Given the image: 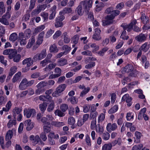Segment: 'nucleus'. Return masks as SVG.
<instances>
[{"label": "nucleus", "mask_w": 150, "mask_h": 150, "mask_svg": "<svg viewBox=\"0 0 150 150\" xmlns=\"http://www.w3.org/2000/svg\"><path fill=\"white\" fill-rule=\"evenodd\" d=\"M104 6V4L103 3L101 2L98 3L96 6V11L98 12L100 11Z\"/></svg>", "instance_id": "32"}, {"label": "nucleus", "mask_w": 150, "mask_h": 150, "mask_svg": "<svg viewBox=\"0 0 150 150\" xmlns=\"http://www.w3.org/2000/svg\"><path fill=\"white\" fill-rule=\"evenodd\" d=\"M33 59L32 60L31 57L27 58L24 59L23 61V65L26 64V66L25 68H23L22 71L25 72L28 71L29 69V67L33 64Z\"/></svg>", "instance_id": "3"}, {"label": "nucleus", "mask_w": 150, "mask_h": 150, "mask_svg": "<svg viewBox=\"0 0 150 150\" xmlns=\"http://www.w3.org/2000/svg\"><path fill=\"white\" fill-rule=\"evenodd\" d=\"M62 34V33L60 30L57 31L53 36V38L54 39H56L60 36Z\"/></svg>", "instance_id": "56"}, {"label": "nucleus", "mask_w": 150, "mask_h": 150, "mask_svg": "<svg viewBox=\"0 0 150 150\" xmlns=\"http://www.w3.org/2000/svg\"><path fill=\"white\" fill-rule=\"evenodd\" d=\"M46 86V83L45 82L41 81L37 86L38 89L35 91V93L37 94H40L44 91V87Z\"/></svg>", "instance_id": "11"}, {"label": "nucleus", "mask_w": 150, "mask_h": 150, "mask_svg": "<svg viewBox=\"0 0 150 150\" xmlns=\"http://www.w3.org/2000/svg\"><path fill=\"white\" fill-rule=\"evenodd\" d=\"M7 98L2 96L0 97V105L4 104L7 101Z\"/></svg>", "instance_id": "62"}, {"label": "nucleus", "mask_w": 150, "mask_h": 150, "mask_svg": "<svg viewBox=\"0 0 150 150\" xmlns=\"http://www.w3.org/2000/svg\"><path fill=\"white\" fill-rule=\"evenodd\" d=\"M149 47L147 46V43L145 42L139 48V50L146 52L149 49Z\"/></svg>", "instance_id": "34"}, {"label": "nucleus", "mask_w": 150, "mask_h": 150, "mask_svg": "<svg viewBox=\"0 0 150 150\" xmlns=\"http://www.w3.org/2000/svg\"><path fill=\"white\" fill-rule=\"evenodd\" d=\"M132 100V98L129 96L128 94H127L123 96L122 98L121 101L123 102L126 100V102L127 103V105L128 106H130L132 104L131 102Z\"/></svg>", "instance_id": "13"}, {"label": "nucleus", "mask_w": 150, "mask_h": 150, "mask_svg": "<svg viewBox=\"0 0 150 150\" xmlns=\"http://www.w3.org/2000/svg\"><path fill=\"white\" fill-rule=\"evenodd\" d=\"M40 15L44 19V22H46L48 21V13L43 12L41 13Z\"/></svg>", "instance_id": "38"}, {"label": "nucleus", "mask_w": 150, "mask_h": 150, "mask_svg": "<svg viewBox=\"0 0 150 150\" xmlns=\"http://www.w3.org/2000/svg\"><path fill=\"white\" fill-rule=\"evenodd\" d=\"M54 107V103L53 101H52L48 105L47 109V111L49 112H51L53 110Z\"/></svg>", "instance_id": "46"}, {"label": "nucleus", "mask_w": 150, "mask_h": 150, "mask_svg": "<svg viewBox=\"0 0 150 150\" xmlns=\"http://www.w3.org/2000/svg\"><path fill=\"white\" fill-rule=\"evenodd\" d=\"M131 80L130 78L128 76L127 77H124L121 81L123 85H124L126 84L127 82L130 81Z\"/></svg>", "instance_id": "48"}, {"label": "nucleus", "mask_w": 150, "mask_h": 150, "mask_svg": "<svg viewBox=\"0 0 150 150\" xmlns=\"http://www.w3.org/2000/svg\"><path fill=\"white\" fill-rule=\"evenodd\" d=\"M11 15L8 12H7L5 14L0 18V22L2 24L6 25L9 24L8 19L10 18Z\"/></svg>", "instance_id": "10"}, {"label": "nucleus", "mask_w": 150, "mask_h": 150, "mask_svg": "<svg viewBox=\"0 0 150 150\" xmlns=\"http://www.w3.org/2000/svg\"><path fill=\"white\" fill-rule=\"evenodd\" d=\"M68 123L70 125H73L75 123V120L74 118L73 117H70L68 118Z\"/></svg>", "instance_id": "64"}, {"label": "nucleus", "mask_w": 150, "mask_h": 150, "mask_svg": "<svg viewBox=\"0 0 150 150\" xmlns=\"http://www.w3.org/2000/svg\"><path fill=\"white\" fill-rule=\"evenodd\" d=\"M18 36L16 33H14L11 34L9 37V40L10 41L14 42L18 39Z\"/></svg>", "instance_id": "29"}, {"label": "nucleus", "mask_w": 150, "mask_h": 150, "mask_svg": "<svg viewBox=\"0 0 150 150\" xmlns=\"http://www.w3.org/2000/svg\"><path fill=\"white\" fill-rule=\"evenodd\" d=\"M60 16L56 18L54 25L56 28L61 27L63 25V23L62 22L64 19V17L62 15V13L61 12L59 13Z\"/></svg>", "instance_id": "5"}, {"label": "nucleus", "mask_w": 150, "mask_h": 150, "mask_svg": "<svg viewBox=\"0 0 150 150\" xmlns=\"http://www.w3.org/2000/svg\"><path fill=\"white\" fill-rule=\"evenodd\" d=\"M102 137L104 140H108L110 137V134L108 132H105L103 133Z\"/></svg>", "instance_id": "42"}, {"label": "nucleus", "mask_w": 150, "mask_h": 150, "mask_svg": "<svg viewBox=\"0 0 150 150\" xmlns=\"http://www.w3.org/2000/svg\"><path fill=\"white\" fill-rule=\"evenodd\" d=\"M90 88L89 87H88L87 88H84V90L81 93L80 96L83 97L89 91Z\"/></svg>", "instance_id": "52"}, {"label": "nucleus", "mask_w": 150, "mask_h": 150, "mask_svg": "<svg viewBox=\"0 0 150 150\" xmlns=\"http://www.w3.org/2000/svg\"><path fill=\"white\" fill-rule=\"evenodd\" d=\"M112 148L111 143L104 144L102 147V150H110Z\"/></svg>", "instance_id": "37"}, {"label": "nucleus", "mask_w": 150, "mask_h": 150, "mask_svg": "<svg viewBox=\"0 0 150 150\" xmlns=\"http://www.w3.org/2000/svg\"><path fill=\"white\" fill-rule=\"evenodd\" d=\"M50 52H58V50L56 44L54 43L50 46Z\"/></svg>", "instance_id": "23"}, {"label": "nucleus", "mask_w": 150, "mask_h": 150, "mask_svg": "<svg viewBox=\"0 0 150 150\" xmlns=\"http://www.w3.org/2000/svg\"><path fill=\"white\" fill-rule=\"evenodd\" d=\"M45 28V26L44 25H41L37 27L35 29V33L37 34L39 32L42 31Z\"/></svg>", "instance_id": "39"}, {"label": "nucleus", "mask_w": 150, "mask_h": 150, "mask_svg": "<svg viewBox=\"0 0 150 150\" xmlns=\"http://www.w3.org/2000/svg\"><path fill=\"white\" fill-rule=\"evenodd\" d=\"M17 68L16 66L11 67L10 69V71L7 79H10L11 77L17 71Z\"/></svg>", "instance_id": "18"}, {"label": "nucleus", "mask_w": 150, "mask_h": 150, "mask_svg": "<svg viewBox=\"0 0 150 150\" xmlns=\"http://www.w3.org/2000/svg\"><path fill=\"white\" fill-rule=\"evenodd\" d=\"M135 136L136 137V139H135L134 142L136 143H138L140 142V139L142 136L141 133L139 132L136 131L135 133Z\"/></svg>", "instance_id": "31"}, {"label": "nucleus", "mask_w": 150, "mask_h": 150, "mask_svg": "<svg viewBox=\"0 0 150 150\" xmlns=\"http://www.w3.org/2000/svg\"><path fill=\"white\" fill-rule=\"evenodd\" d=\"M63 49L64 50V53L65 54L68 53L71 50L70 47H69L67 45H64L63 46Z\"/></svg>", "instance_id": "41"}, {"label": "nucleus", "mask_w": 150, "mask_h": 150, "mask_svg": "<svg viewBox=\"0 0 150 150\" xmlns=\"http://www.w3.org/2000/svg\"><path fill=\"white\" fill-rule=\"evenodd\" d=\"M117 128V124L115 123L111 124V123H108L106 127V129L107 131L110 132L111 131H114Z\"/></svg>", "instance_id": "15"}, {"label": "nucleus", "mask_w": 150, "mask_h": 150, "mask_svg": "<svg viewBox=\"0 0 150 150\" xmlns=\"http://www.w3.org/2000/svg\"><path fill=\"white\" fill-rule=\"evenodd\" d=\"M131 72H132L130 73L128 76L129 77L130 76L136 77L138 73V71L135 70H133Z\"/></svg>", "instance_id": "57"}, {"label": "nucleus", "mask_w": 150, "mask_h": 150, "mask_svg": "<svg viewBox=\"0 0 150 150\" xmlns=\"http://www.w3.org/2000/svg\"><path fill=\"white\" fill-rule=\"evenodd\" d=\"M35 110L33 109L25 108L24 110V115L27 118H29L32 116L33 117L35 115Z\"/></svg>", "instance_id": "9"}, {"label": "nucleus", "mask_w": 150, "mask_h": 150, "mask_svg": "<svg viewBox=\"0 0 150 150\" xmlns=\"http://www.w3.org/2000/svg\"><path fill=\"white\" fill-rule=\"evenodd\" d=\"M72 10L71 8H65L63 10L62 12V13H72Z\"/></svg>", "instance_id": "58"}, {"label": "nucleus", "mask_w": 150, "mask_h": 150, "mask_svg": "<svg viewBox=\"0 0 150 150\" xmlns=\"http://www.w3.org/2000/svg\"><path fill=\"white\" fill-rule=\"evenodd\" d=\"M92 0L81 1L76 8V11H77L78 14L79 15H82L84 11L86 13H88L89 10V8L92 6Z\"/></svg>", "instance_id": "1"}, {"label": "nucleus", "mask_w": 150, "mask_h": 150, "mask_svg": "<svg viewBox=\"0 0 150 150\" xmlns=\"http://www.w3.org/2000/svg\"><path fill=\"white\" fill-rule=\"evenodd\" d=\"M62 37L63 38V41L65 44L68 43L70 41V38L67 35V33L65 32L62 34Z\"/></svg>", "instance_id": "19"}, {"label": "nucleus", "mask_w": 150, "mask_h": 150, "mask_svg": "<svg viewBox=\"0 0 150 150\" xmlns=\"http://www.w3.org/2000/svg\"><path fill=\"white\" fill-rule=\"evenodd\" d=\"M36 0H30V4L29 7V9L31 10L33 9L35 5Z\"/></svg>", "instance_id": "54"}, {"label": "nucleus", "mask_w": 150, "mask_h": 150, "mask_svg": "<svg viewBox=\"0 0 150 150\" xmlns=\"http://www.w3.org/2000/svg\"><path fill=\"white\" fill-rule=\"evenodd\" d=\"M54 72L57 73L55 74L59 77L61 75L62 70L59 68L57 67L54 69Z\"/></svg>", "instance_id": "51"}, {"label": "nucleus", "mask_w": 150, "mask_h": 150, "mask_svg": "<svg viewBox=\"0 0 150 150\" xmlns=\"http://www.w3.org/2000/svg\"><path fill=\"white\" fill-rule=\"evenodd\" d=\"M95 128H96V130L97 132L98 129L96 125V119L93 120L91 121V129H94Z\"/></svg>", "instance_id": "35"}, {"label": "nucleus", "mask_w": 150, "mask_h": 150, "mask_svg": "<svg viewBox=\"0 0 150 150\" xmlns=\"http://www.w3.org/2000/svg\"><path fill=\"white\" fill-rule=\"evenodd\" d=\"M67 64L66 59L64 58L60 59L57 62V65L59 66H63Z\"/></svg>", "instance_id": "26"}, {"label": "nucleus", "mask_w": 150, "mask_h": 150, "mask_svg": "<svg viewBox=\"0 0 150 150\" xmlns=\"http://www.w3.org/2000/svg\"><path fill=\"white\" fill-rule=\"evenodd\" d=\"M134 69L133 66L131 64H128L124 67L123 69L122 72H125L127 73L131 72Z\"/></svg>", "instance_id": "17"}, {"label": "nucleus", "mask_w": 150, "mask_h": 150, "mask_svg": "<svg viewBox=\"0 0 150 150\" xmlns=\"http://www.w3.org/2000/svg\"><path fill=\"white\" fill-rule=\"evenodd\" d=\"M147 35L146 34L141 33L135 38L136 40L139 42H142L146 40Z\"/></svg>", "instance_id": "16"}, {"label": "nucleus", "mask_w": 150, "mask_h": 150, "mask_svg": "<svg viewBox=\"0 0 150 150\" xmlns=\"http://www.w3.org/2000/svg\"><path fill=\"white\" fill-rule=\"evenodd\" d=\"M16 124V119L10 120L7 124V127L8 128L12 127L13 125H15Z\"/></svg>", "instance_id": "43"}, {"label": "nucleus", "mask_w": 150, "mask_h": 150, "mask_svg": "<svg viewBox=\"0 0 150 150\" xmlns=\"http://www.w3.org/2000/svg\"><path fill=\"white\" fill-rule=\"evenodd\" d=\"M54 113L56 115H57L60 117H63L65 115V114L61 111L59 110H57L55 111Z\"/></svg>", "instance_id": "50"}, {"label": "nucleus", "mask_w": 150, "mask_h": 150, "mask_svg": "<svg viewBox=\"0 0 150 150\" xmlns=\"http://www.w3.org/2000/svg\"><path fill=\"white\" fill-rule=\"evenodd\" d=\"M95 63L94 62H90L89 64L86 65L85 66V67L86 69H90L92 67L95 66Z\"/></svg>", "instance_id": "63"}, {"label": "nucleus", "mask_w": 150, "mask_h": 150, "mask_svg": "<svg viewBox=\"0 0 150 150\" xmlns=\"http://www.w3.org/2000/svg\"><path fill=\"white\" fill-rule=\"evenodd\" d=\"M66 87V86L64 84L60 85L57 88L56 91L52 93V96L56 97L58 96L60 94L65 90Z\"/></svg>", "instance_id": "8"}, {"label": "nucleus", "mask_w": 150, "mask_h": 150, "mask_svg": "<svg viewBox=\"0 0 150 150\" xmlns=\"http://www.w3.org/2000/svg\"><path fill=\"white\" fill-rule=\"evenodd\" d=\"M126 32L125 30H124L122 33L120 38L123 39L127 40L128 39L129 37L128 36H126Z\"/></svg>", "instance_id": "55"}, {"label": "nucleus", "mask_w": 150, "mask_h": 150, "mask_svg": "<svg viewBox=\"0 0 150 150\" xmlns=\"http://www.w3.org/2000/svg\"><path fill=\"white\" fill-rule=\"evenodd\" d=\"M118 106L117 105L114 106L111 108L109 110L108 112L110 114L116 112L118 109Z\"/></svg>", "instance_id": "40"}, {"label": "nucleus", "mask_w": 150, "mask_h": 150, "mask_svg": "<svg viewBox=\"0 0 150 150\" xmlns=\"http://www.w3.org/2000/svg\"><path fill=\"white\" fill-rule=\"evenodd\" d=\"M35 38L34 37H32L29 40V41L26 46V48L28 49L31 48L33 45L35 43Z\"/></svg>", "instance_id": "21"}, {"label": "nucleus", "mask_w": 150, "mask_h": 150, "mask_svg": "<svg viewBox=\"0 0 150 150\" xmlns=\"http://www.w3.org/2000/svg\"><path fill=\"white\" fill-rule=\"evenodd\" d=\"M21 109L18 108H15L13 110V115L14 119H16V115L20 114Z\"/></svg>", "instance_id": "28"}, {"label": "nucleus", "mask_w": 150, "mask_h": 150, "mask_svg": "<svg viewBox=\"0 0 150 150\" xmlns=\"http://www.w3.org/2000/svg\"><path fill=\"white\" fill-rule=\"evenodd\" d=\"M137 23L136 20L134 19L129 24H122L121 26L123 28L124 30H127V31L130 32L132 29L133 26L136 25Z\"/></svg>", "instance_id": "7"}, {"label": "nucleus", "mask_w": 150, "mask_h": 150, "mask_svg": "<svg viewBox=\"0 0 150 150\" xmlns=\"http://www.w3.org/2000/svg\"><path fill=\"white\" fill-rule=\"evenodd\" d=\"M43 132L45 133H48L50 132L51 130V127L47 126L45 125L43 127Z\"/></svg>", "instance_id": "53"}, {"label": "nucleus", "mask_w": 150, "mask_h": 150, "mask_svg": "<svg viewBox=\"0 0 150 150\" xmlns=\"http://www.w3.org/2000/svg\"><path fill=\"white\" fill-rule=\"evenodd\" d=\"M109 49L108 47H105L103 48L101 50L97 52L98 55L101 57H103L105 53Z\"/></svg>", "instance_id": "20"}, {"label": "nucleus", "mask_w": 150, "mask_h": 150, "mask_svg": "<svg viewBox=\"0 0 150 150\" xmlns=\"http://www.w3.org/2000/svg\"><path fill=\"white\" fill-rule=\"evenodd\" d=\"M21 75V72H18L16 74L12 79V82L14 83L18 81Z\"/></svg>", "instance_id": "25"}, {"label": "nucleus", "mask_w": 150, "mask_h": 150, "mask_svg": "<svg viewBox=\"0 0 150 150\" xmlns=\"http://www.w3.org/2000/svg\"><path fill=\"white\" fill-rule=\"evenodd\" d=\"M143 147V145L142 144L134 146L132 148V150H140Z\"/></svg>", "instance_id": "44"}, {"label": "nucleus", "mask_w": 150, "mask_h": 150, "mask_svg": "<svg viewBox=\"0 0 150 150\" xmlns=\"http://www.w3.org/2000/svg\"><path fill=\"white\" fill-rule=\"evenodd\" d=\"M47 55L46 50V49H43L40 53H38L34 56L33 60L34 61L37 60H41L44 58Z\"/></svg>", "instance_id": "6"}, {"label": "nucleus", "mask_w": 150, "mask_h": 150, "mask_svg": "<svg viewBox=\"0 0 150 150\" xmlns=\"http://www.w3.org/2000/svg\"><path fill=\"white\" fill-rule=\"evenodd\" d=\"M105 115L103 113H101L99 116L98 119V122H100L103 121L104 119Z\"/></svg>", "instance_id": "61"}, {"label": "nucleus", "mask_w": 150, "mask_h": 150, "mask_svg": "<svg viewBox=\"0 0 150 150\" xmlns=\"http://www.w3.org/2000/svg\"><path fill=\"white\" fill-rule=\"evenodd\" d=\"M101 30L100 28H97L95 29V32L92 36V38L98 41L100 40L101 37L100 35Z\"/></svg>", "instance_id": "12"}, {"label": "nucleus", "mask_w": 150, "mask_h": 150, "mask_svg": "<svg viewBox=\"0 0 150 150\" xmlns=\"http://www.w3.org/2000/svg\"><path fill=\"white\" fill-rule=\"evenodd\" d=\"M89 45L91 48H94L92 50V52H94L97 51L99 49V46L98 45H96L95 43H93L91 44H90Z\"/></svg>", "instance_id": "47"}, {"label": "nucleus", "mask_w": 150, "mask_h": 150, "mask_svg": "<svg viewBox=\"0 0 150 150\" xmlns=\"http://www.w3.org/2000/svg\"><path fill=\"white\" fill-rule=\"evenodd\" d=\"M47 106V104L46 103H42L40 104L39 105V108L42 113H44L45 110L46 109Z\"/></svg>", "instance_id": "30"}, {"label": "nucleus", "mask_w": 150, "mask_h": 150, "mask_svg": "<svg viewBox=\"0 0 150 150\" xmlns=\"http://www.w3.org/2000/svg\"><path fill=\"white\" fill-rule=\"evenodd\" d=\"M98 113L96 112H91L90 115V118L91 119L93 120L96 119V117L98 115Z\"/></svg>", "instance_id": "60"}, {"label": "nucleus", "mask_w": 150, "mask_h": 150, "mask_svg": "<svg viewBox=\"0 0 150 150\" xmlns=\"http://www.w3.org/2000/svg\"><path fill=\"white\" fill-rule=\"evenodd\" d=\"M140 18L144 24H146L149 21V18L148 17H146L144 13L142 14Z\"/></svg>", "instance_id": "24"}, {"label": "nucleus", "mask_w": 150, "mask_h": 150, "mask_svg": "<svg viewBox=\"0 0 150 150\" xmlns=\"http://www.w3.org/2000/svg\"><path fill=\"white\" fill-rule=\"evenodd\" d=\"M68 105L66 104H63L61 105L60 109L63 112H65L68 109Z\"/></svg>", "instance_id": "49"}, {"label": "nucleus", "mask_w": 150, "mask_h": 150, "mask_svg": "<svg viewBox=\"0 0 150 150\" xmlns=\"http://www.w3.org/2000/svg\"><path fill=\"white\" fill-rule=\"evenodd\" d=\"M34 82L35 81L34 80L28 81L27 79H23L20 83L19 86V88L21 90H25L28 87L32 85L34 83Z\"/></svg>", "instance_id": "2"}, {"label": "nucleus", "mask_w": 150, "mask_h": 150, "mask_svg": "<svg viewBox=\"0 0 150 150\" xmlns=\"http://www.w3.org/2000/svg\"><path fill=\"white\" fill-rule=\"evenodd\" d=\"M67 100L68 102H70L71 104H76L78 102V100L74 96H72L68 98Z\"/></svg>", "instance_id": "36"}, {"label": "nucleus", "mask_w": 150, "mask_h": 150, "mask_svg": "<svg viewBox=\"0 0 150 150\" xmlns=\"http://www.w3.org/2000/svg\"><path fill=\"white\" fill-rule=\"evenodd\" d=\"M40 12L37 7L31 13V15L32 16H35Z\"/></svg>", "instance_id": "59"}, {"label": "nucleus", "mask_w": 150, "mask_h": 150, "mask_svg": "<svg viewBox=\"0 0 150 150\" xmlns=\"http://www.w3.org/2000/svg\"><path fill=\"white\" fill-rule=\"evenodd\" d=\"M48 138L58 139L59 138V136L58 134L55 135L54 133L50 132L49 134Z\"/></svg>", "instance_id": "45"}, {"label": "nucleus", "mask_w": 150, "mask_h": 150, "mask_svg": "<svg viewBox=\"0 0 150 150\" xmlns=\"http://www.w3.org/2000/svg\"><path fill=\"white\" fill-rule=\"evenodd\" d=\"M24 123L28 131L30 130L34 127V123L32 122L31 120H25Z\"/></svg>", "instance_id": "14"}, {"label": "nucleus", "mask_w": 150, "mask_h": 150, "mask_svg": "<svg viewBox=\"0 0 150 150\" xmlns=\"http://www.w3.org/2000/svg\"><path fill=\"white\" fill-rule=\"evenodd\" d=\"M16 50L13 49H7L3 51V54L4 55H8V57L10 59H12L17 54Z\"/></svg>", "instance_id": "4"}, {"label": "nucleus", "mask_w": 150, "mask_h": 150, "mask_svg": "<svg viewBox=\"0 0 150 150\" xmlns=\"http://www.w3.org/2000/svg\"><path fill=\"white\" fill-rule=\"evenodd\" d=\"M51 125L57 127H60L64 125V123L62 122L52 121Z\"/></svg>", "instance_id": "27"}, {"label": "nucleus", "mask_w": 150, "mask_h": 150, "mask_svg": "<svg viewBox=\"0 0 150 150\" xmlns=\"http://www.w3.org/2000/svg\"><path fill=\"white\" fill-rule=\"evenodd\" d=\"M39 142H40L41 144H44L43 142L41 140L39 136L38 135H36L35 136V139H34V140L33 141L32 143L33 145H35L38 144Z\"/></svg>", "instance_id": "22"}, {"label": "nucleus", "mask_w": 150, "mask_h": 150, "mask_svg": "<svg viewBox=\"0 0 150 150\" xmlns=\"http://www.w3.org/2000/svg\"><path fill=\"white\" fill-rule=\"evenodd\" d=\"M12 130H9L6 133V141L10 140L12 138L13 134Z\"/></svg>", "instance_id": "33"}]
</instances>
